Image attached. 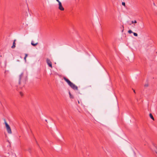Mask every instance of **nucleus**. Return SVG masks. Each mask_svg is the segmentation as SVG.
<instances>
[{
    "label": "nucleus",
    "instance_id": "obj_15",
    "mask_svg": "<svg viewBox=\"0 0 157 157\" xmlns=\"http://www.w3.org/2000/svg\"><path fill=\"white\" fill-rule=\"evenodd\" d=\"M20 95L21 96H22L23 95V93H22V92H20Z\"/></svg>",
    "mask_w": 157,
    "mask_h": 157
},
{
    "label": "nucleus",
    "instance_id": "obj_2",
    "mask_svg": "<svg viewBox=\"0 0 157 157\" xmlns=\"http://www.w3.org/2000/svg\"><path fill=\"white\" fill-rule=\"evenodd\" d=\"M63 79L67 82L68 85L73 89L77 90L78 87L73 83L71 82L68 79L65 77L63 78Z\"/></svg>",
    "mask_w": 157,
    "mask_h": 157
},
{
    "label": "nucleus",
    "instance_id": "obj_11",
    "mask_svg": "<svg viewBox=\"0 0 157 157\" xmlns=\"http://www.w3.org/2000/svg\"><path fill=\"white\" fill-rule=\"evenodd\" d=\"M137 23V21L136 20H134V21H132V23Z\"/></svg>",
    "mask_w": 157,
    "mask_h": 157
},
{
    "label": "nucleus",
    "instance_id": "obj_12",
    "mask_svg": "<svg viewBox=\"0 0 157 157\" xmlns=\"http://www.w3.org/2000/svg\"><path fill=\"white\" fill-rule=\"evenodd\" d=\"M133 33V34L135 36H138V34L137 33Z\"/></svg>",
    "mask_w": 157,
    "mask_h": 157
},
{
    "label": "nucleus",
    "instance_id": "obj_17",
    "mask_svg": "<svg viewBox=\"0 0 157 157\" xmlns=\"http://www.w3.org/2000/svg\"><path fill=\"white\" fill-rule=\"evenodd\" d=\"M156 150H155V151L156 153L157 154V148H156Z\"/></svg>",
    "mask_w": 157,
    "mask_h": 157
},
{
    "label": "nucleus",
    "instance_id": "obj_10",
    "mask_svg": "<svg viewBox=\"0 0 157 157\" xmlns=\"http://www.w3.org/2000/svg\"><path fill=\"white\" fill-rule=\"evenodd\" d=\"M69 94L70 95V97L71 98H73L74 97L73 96H72L70 92H69Z\"/></svg>",
    "mask_w": 157,
    "mask_h": 157
},
{
    "label": "nucleus",
    "instance_id": "obj_13",
    "mask_svg": "<svg viewBox=\"0 0 157 157\" xmlns=\"http://www.w3.org/2000/svg\"><path fill=\"white\" fill-rule=\"evenodd\" d=\"M128 32L129 34H131V33H133V32H132V31L131 30H129L128 31Z\"/></svg>",
    "mask_w": 157,
    "mask_h": 157
},
{
    "label": "nucleus",
    "instance_id": "obj_21",
    "mask_svg": "<svg viewBox=\"0 0 157 157\" xmlns=\"http://www.w3.org/2000/svg\"><path fill=\"white\" fill-rule=\"evenodd\" d=\"M78 103L79 104V101H78Z\"/></svg>",
    "mask_w": 157,
    "mask_h": 157
},
{
    "label": "nucleus",
    "instance_id": "obj_18",
    "mask_svg": "<svg viewBox=\"0 0 157 157\" xmlns=\"http://www.w3.org/2000/svg\"><path fill=\"white\" fill-rule=\"evenodd\" d=\"M148 85L147 84H145L144 85V86L145 87H147L148 86Z\"/></svg>",
    "mask_w": 157,
    "mask_h": 157
},
{
    "label": "nucleus",
    "instance_id": "obj_22",
    "mask_svg": "<svg viewBox=\"0 0 157 157\" xmlns=\"http://www.w3.org/2000/svg\"><path fill=\"white\" fill-rule=\"evenodd\" d=\"M90 86V87H91V86Z\"/></svg>",
    "mask_w": 157,
    "mask_h": 157
},
{
    "label": "nucleus",
    "instance_id": "obj_4",
    "mask_svg": "<svg viewBox=\"0 0 157 157\" xmlns=\"http://www.w3.org/2000/svg\"><path fill=\"white\" fill-rule=\"evenodd\" d=\"M46 62L49 66L52 68V63L50 60L48 59H46Z\"/></svg>",
    "mask_w": 157,
    "mask_h": 157
},
{
    "label": "nucleus",
    "instance_id": "obj_9",
    "mask_svg": "<svg viewBox=\"0 0 157 157\" xmlns=\"http://www.w3.org/2000/svg\"><path fill=\"white\" fill-rule=\"evenodd\" d=\"M25 56L24 58V59L25 62H26V58L27 57L28 55L27 54H25Z\"/></svg>",
    "mask_w": 157,
    "mask_h": 157
},
{
    "label": "nucleus",
    "instance_id": "obj_5",
    "mask_svg": "<svg viewBox=\"0 0 157 157\" xmlns=\"http://www.w3.org/2000/svg\"><path fill=\"white\" fill-rule=\"evenodd\" d=\"M59 10L62 11H63L64 10V8L63 7L62 3L61 2H59Z\"/></svg>",
    "mask_w": 157,
    "mask_h": 157
},
{
    "label": "nucleus",
    "instance_id": "obj_8",
    "mask_svg": "<svg viewBox=\"0 0 157 157\" xmlns=\"http://www.w3.org/2000/svg\"><path fill=\"white\" fill-rule=\"evenodd\" d=\"M149 116L150 117V118L152 119L153 120H154V118L153 117V116H152V114L151 113H150L149 114Z\"/></svg>",
    "mask_w": 157,
    "mask_h": 157
},
{
    "label": "nucleus",
    "instance_id": "obj_20",
    "mask_svg": "<svg viewBox=\"0 0 157 157\" xmlns=\"http://www.w3.org/2000/svg\"><path fill=\"white\" fill-rule=\"evenodd\" d=\"M133 92L134 93H135V91L134 90H133Z\"/></svg>",
    "mask_w": 157,
    "mask_h": 157
},
{
    "label": "nucleus",
    "instance_id": "obj_19",
    "mask_svg": "<svg viewBox=\"0 0 157 157\" xmlns=\"http://www.w3.org/2000/svg\"><path fill=\"white\" fill-rule=\"evenodd\" d=\"M58 3H59V2H60L59 0H56Z\"/></svg>",
    "mask_w": 157,
    "mask_h": 157
},
{
    "label": "nucleus",
    "instance_id": "obj_1",
    "mask_svg": "<svg viewBox=\"0 0 157 157\" xmlns=\"http://www.w3.org/2000/svg\"><path fill=\"white\" fill-rule=\"evenodd\" d=\"M27 76H24L23 73H22L19 76V84L22 86H24L26 83L27 80Z\"/></svg>",
    "mask_w": 157,
    "mask_h": 157
},
{
    "label": "nucleus",
    "instance_id": "obj_16",
    "mask_svg": "<svg viewBox=\"0 0 157 157\" xmlns=\"http://www.w3.org/2000/svg\"><path fill=\"white\" fill-rule=\"evenodd\" d=\"M122 5L125 6V2H122Z\"/></svg>",
    "mask_w": 157,
    "mask_h": 157
},
{
    "label": "nucleus",
    "instance_id": "obj_3",
    "mask_svg": "<svg viewBox=\"0 0 157 157\" xmlns=\"http://www.w3.org/2000/svg\"><path fill=\"white\" fill-rule=\"evenodd\" d=\"M5 124L8 133L9 134H11L12 133V131L10 126L8 125L6 121H5Z\"/></svg>",
    "mask_w": 157,
    "mask_h": 157
},
{
    "label": "nucleus",
    "instance_id": "obj_7",
    "mask_svg": "<svg viewBox=\"0 0 157 157\" xmlns=\"http://www.w3.org/2000/svg\"><path fill=\"white\" fill-rule=\"evenodd\" d=\"M31 44L33 45V46H35L37 44H38V43H36L35 44H34L33 43V41H32L31 42Z\"/></svg>",
    "mask_w": 157,
    "mask_h": 157
},
{
    "label": "nucleus",
    "instance_id": "obj_6",
    "mask_svg": "<svg viewBox=\"0 0 157 157\" xmlns=\"http://www.w3.org/2000/svg\"><path fill=\"white\" fill-rule=\"evenodd\" d=\"M16 41V40H14V41L13 43V45L11 47V48H14L15 47V45H16L15 41Z\"/></svg>",
    "mask_w": 157,
    "mask_h": 157
},
{
    "label": "nucleus",
    "instance_id": "obj_14",
    "mask_svg": "<svg viewBox=\"0 0 157 157\" xmlns=\"http://www.w3.org/2000/svg\"><path fill=\"white\" fill-rule=\"evenodd\" d=\"M31 149L30 147H29L28 150V151L30 152V153L31 152Z\"/></svg>",
    "mask_w": 157,
    "mask_h": 157
}]
</instances>
